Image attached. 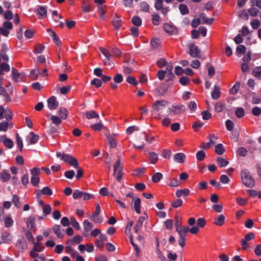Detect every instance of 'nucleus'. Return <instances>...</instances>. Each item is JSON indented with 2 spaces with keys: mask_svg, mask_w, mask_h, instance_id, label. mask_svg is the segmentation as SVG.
Masks as SVG:
<instances>
[{
  "mask_svg": "<svg viewBox=\"0 0 261 261\" xmlns=\"http://www.w3.org/2000/svg\"><path fill=\"white\" fill-rule=\"evenodd\" d=\"M186 158V155L183 153H178L174 155V160L177 163H184Z\"/></svg>",
  "mask_w": 261,
  "mask_h": 261,
  "instance_id": "nucleus-21",
  "label": "nucleus"
},
{
  "mask_svg": "<svg viewBox=\"0 0 261 261\" xmlns=\"http://www.w3.org/2000/svg\"><path fill=\"white\" fill-rule=\"evenodd\" d=\"M113 24L116 29H118L122 25V21L119 16L116 15L113 18Z\"/></svg>",
  "mask_w": 261,
  "mask_h": 261,
  "instance_id": "nucleus-23",
  "label": "nucleus"
},
{
  "mask_svg": "<svg viewBox=\"0 0 261 261\" xmlns=\"http://www.w3.org/2000/svg\"><path fill=\"white\" fill-rule=\"evenodd\" d=\"M163 177V175L160 172L155 173L152 177V180L154 182H159Z\"/></svg>",
  "mask_w": 261,
  "mask_h": 261,
  "instance_id": "nucleus-50",
  "label": "nucleus"
},
{
  "mask_svg": "<svg viewBox=\"0 0 261 261\" xmlns=\"http://www.w3.org/2000/svg\"><path fill=\"white\" fill-rule=\"evenodd\" d=\"M40 74L39 70L38 69H35L31 72L30 76L32 80H36Z\"/></svg>",
  "mask_w": 261,
  "mask_h": 261,
  "instance_id": "nucleus-40",
  "label": "nucleus"
},
{
  "mask_svg": "<svg viewBox=\"0 0 261 261\" xmlns=\"http://www.w3.org/2000/svg\"><path fill=\"white\" fill-rule=\"evenodd\" d=\"M86 117L87 119L99 118V115L94 111H89L85 113Z\"/></svg>",
  "mask_w": 261,
  "mask_h": 261,
  "instance_id": "nucleus-27",
  "label": "nucleus"
},
{
  "mask_svg": "<svg viewBox=\"0 0 261 261\" xmlns=\"http://www.w3.org/2000/svg\"><path fill=\"white\" fill-rule=\"evenodd\" d=\"M91 128L94 130L100 131L104 128V125L100 121L98 123L92 124L91 125Z\"/></svg>",
  "mask_w": 261,
  "mask_h": 261,
  "instance_id": "nucleus-36",
  "label": "nucleus"
},
{
  "mask_svg": "<svg viewBox=\"0 0 261 261\" xmlns=\"http://www.w3.org/2000/svg\"><path fill=\"white\" fill-rule=\"evenodd\" d=\"M134 202V206L136 212L137 214H140V208H141V199L139 197H136L133 200Z\"/></svg>",
  "mask_w": 261,
  "mask_h": 261,
  "instance_id": "nucleus-18",
  "label": "nucleus"
},
{
  "mask_svg": "<svg viewBox=\"0 0 261 261\" xmlns=\"http://www.w3.org/2000/svg\"><path fill=\"white\" fill-rule=\"evenodd\" d=\"M53 230L58 238H62L64 236V229H62L60 225H55L53 228Z\"/></svg>",
  "mask_w": 261,
  "mask_h": 261,
  "instance_id": "nucleus-13",
  "label": "nucleus"
},
{
  "mask_svg": "<svg viewBox=\"0 0 261 261\" xmlns=\"http://www.w3.org/2000/svg\"><path fill=\"white\" fill-rule=\"evenodd\" d=\"M107 239L108 237L106 235L103 234L100 235L95 242L96 246L100 250H102L104 246L103 242L107 241Z\"/></svg>",
  "mask_w": 261,
  "mask_h": 261,
  "instance_id": "nucleus-7",
  "label": "nucleus"
},
{
  "mask_svg": "<svg viewBox=\"0 0 261 261\" xmlns=\"http://www.w3.org/2000/svg\"><path fill=\"white\" fill-rule=\"evenodd\" d=\"M205 156V153L202 150L198 151L196 153V159L198 161H202Z\"/></svg>",
  "mask_w": 261,
  "mask_h": 261,
  "instance_id": "nucleus-62",
  "label": "nucleus"
},
{
  "mask_svg": "<svg viewBox=\"0 0 261 261\" xmlns=\"http://www.w3.org/2000/svg\"><path fill=\"white\" fill-rule=\"evenodd\" d=\"M12 203L17 208H19L21 206V203L19 201V198L16 195H13Z\"/></svg>",
  "mask_w": 261,
  "mask_h": 261,
  "instance_id": "nucleus-43",
  "label": "nucleus"
},
{
  "mask_svg": "<svg viewBox=\"0 0 261 261\" xmlns=\"http://www.w3.org/2000/svg\"><path fill=\"white\" fill-rule=\"evenodd\" d=\"M152 22L155 25H158L161 21L160 15L156 13H153L152 15Z\"/></svg>",
  "mask_w": 261,
  "mask_h": 261,
  "instance_id": "nucleus-28",
  "label": "nucleus"
},
{
  "mask_svg": "<svg viewBox=\"0 0 261 261\" xmlns=\"http://www.w3.org/2000/svg\"><path fill=\"white\" fill-rule=\"evenodd\" d=\"M27 227L29 230H36L35 217L34 216H30L27 221Z\"/></svg>",
  "mask_w": 261,
  "mask_h": 261,
  "instance_id": "nucleus-8",
  "label": "nucleus"
},
{
  "mask_svg": "<svg viewBox=\"0 0 261 261\" xmlns=\"http://www.w3.org/2000/svg\"><path fill=\"white\" fill-rule=\"evenodd\" d=\"M34 246L33 249L30 252V255L32 258H36L39 257L37 252H40L43 251L44 247L42 243L39 242L33 243Z\"/></svg>",
  "mask_w": 261,
  "mask_h": 261,
  "instance_id": "nucleus-4",
  "label": "nucleus"
},
{
  "mask_svg": "<svg viewBox=\"0 0 261 261\" xmlns=\"http://www.w3.org/2000/svg\"><path fill=\"white\" fill-rule=\"evenodd\" d=\"M167 103V102L166 100H156L153 103L152 108L156 111H160L165 107Z\"/></svg>",
  "mask_w": 261,
  "mask_h": 261,
  "instance_id": "nucleus-9",
  "label": "nucleus"
},
{
  "mask_svg": "<svg viewBox=\"0 0 261 261\" xmlns=\"http://www.w3.org/2000/svg\"><path fill=\"white\" fill-rule=\"evenodd\" d=\"M11 178V175L6 171H3L0 173V180L3 182L8 181Z\"/></svg>",
  "mask_w": 261,
  "mask_h": 261,
  "instance_id": "nucleus-24",
  "label": "nucleus"
},
{
  "mask_svg": "<svg viewBox=\"0 0 261 261\" xmlns=\"http://www.w3.org/2000/svg\"><path fill=\"white\" fill-rule=\"evenodd\" d=\"M156 253L158 257L161 261H167L166 257L164 256L162 252L160 250L159 248H156Z\"/></svg>",
  "mask_w": 261,
  "mask_h": 261,
  "instance_id": "nucleus-54",
  "label": "nucleus"
},
{
  "mask_svg": "<svg viewBox=\"0 0 261 261\" xmlns=\"http://www.w3.org/2000/svg\"><path fill=\"white\" fill-rule=\"evenodd\" d=\"M225 219V216L222 214H220L215 218L214 223L216 226H221L224 224Z\"/></svg>",
  "mask_w": 261,
  "mask_h": 261,
  "instance_id": "nucleus-14",
  "label": "nucleus"
},
{
  "mask_svg": "<svg viewBox=\"0 0 261 261\" xmlns=\"http://www.w3.org/2000/svg\"><path fill=\"white\" fill-rule=\"evenodd\" d=\"M252 74L256 78L261 80V66L254 68L252 71Z\"/></svg>",
  "mask_w": 261,
  "mask_h": 261,
  "instance_id": "nucleus-31",
  "label": "nucleus"
},
{
  "mask_svg": "<svg viewBox=\"0 0 261 261\" xmlns=\"http://www.w3.org/2000/svg\"><path fill=\"white\" fill-rule=\"evenodd\" d=\"M123 169V163L121 162L120 156L118 157L116 162L114 165V175H116V179L120 181L121 179L122 173V170Z\"/></svg>",
  "mask_w": 261,
  "mask_h": 261,
  "instance_id": "nucleus-3",
  "label": "nucleus"
},
{
  "mask_svg": "<svg viewBox=\"0 0 261 261\" xmlns=\"http://www.w3.org/2000/svg\"><path fill=\"white\" fill-rule=\"evenodd\" d=\"M189 53L191 57L196 58L198 57L200 53V50L198 47L193 44H191L189 46Z\"/></svg>",
  "mask_w": 261,
  "mask_h": 261,
  "instance_id": "nucleus-10",
  "label": "nucleus"
},
{
  "mask_svg": "<svg viewBox=\"0 0 261 261\" xmlns=\"http://www.w3.org/2000/svg\"><path fill=\"white\" fill-rule=\"evenodd\" d=\"M30 230H31L29 229L28 230H25V236L29 242L33 243L34 242V239L32 233L30 232Z\"/></svg>",
  "mask_w": 261,
  "mask_h": 261,
  "instance_id": "nucleus-47",
  "label": "nucleus"
},
{
  "mask_svg": "<svg viewBox=\"0 0 261 261\" xmlns=\"http://www.w3.org/2000/svg\"><path fill=\"white\" fill-rule=\"evenodd\" d=\"M45 46L40 43H38L34 46V51L36 54H41L44 49Z\"/></svg>",
  "mask_w": 261,
  "mask_h": 261,
  "instance_id": "nucleus-38",
  "label": "nucleus"
},
{
  "mask_svg": "<svg viewBox=\"0 0 261 261\" xmlns=\"http://www.w3.org/2000/svg\"><path fill=\"white\" fill-rule=\"evenodd\" d=\"M220 95V88L218 86L215 85L214 88V91L212 93V97L214 99L219 98Z\"/></svg>",
  "mask_w": 261,
  "mask_h": 261,
  "instance_id": "nucleus-25",
  "label": "nucleus"
},
{
  "mask_svg": "<svg viewBox=\"0 0 261 261\" xmlns=\"http://www.w3.org/2000/svg\"><path fill=\"white\" fill-rule=\"evenodd\" d=\"M182 204V201L181 199H177L176 200L173 201L171 203V206L174 208H177L178 207H180Z\"/></svg>",
  "mask_w": 261,
  "mask_h": 261,
  "instance_id": "nucleus-64",
  "label": "nucleus"
},
{
  "mask_svg": "<svg viewBox=\"0 0 261 261\" xmlns=\"http://www.w3.org/2000/svg\"><path fill=\"white\" fill-rule=\"evenodd\" d=\"M225 151V149L222 144H218L215 147V152L218 154H222Z\"/></svg>",
  "mask_w": 261,
  "mask_h": 261,
  "instance_id": "nucleus-41",
  "label": "nucleus"
},
{
  "mask_svg": "<svg viewBox=\"0 0 261 261\" xmlns=\"http://www.w3.org/2000/svg\"><path fill=\"white\" fill-rule=\"evenodd\" d=\"M107 137L108 140L110 147L115 148L117 144L116 140L113 137L110 136H107Z\"/></svg>",
  "mask_w": 261,
  "mask_h": 261,
  "instance_id": "nucleus-45",
  "label": "nucleus"
},
{
  "mask_svg": "<svg viewBox=\"0 0 261 261\" xmlns=\"http://www.w3.org/2000/svg\"><path fill=\"white\" fill-rule=\"evenodd\" d=\"M134 224V222L133 221H131L130 222H129L126 227H125V233L126 235H132L131 234V229H132V227L133 226Z\"/></svg>",
  "mask_w": 261,
  "mask_h": 261,
  "instance_id": "nucleus-48",
  "label": "nucleus"
},
{
  "mask_svg": "<svg viewBox=\"0 0 261 261\" xmlns=\"http://www.w3.org/2000/svg\"><path fill=\"white\" fill-rule=\"evenodd\" d=\"M100 51L103 55V56L106 57V59H107L109 61V59H110L111 57L112 56V54L110 52V51L105 48H103V47L100 48Z\"/></svg>",
  "mask_w": 261,
  "mask_h": 261,
  "instance_id": "nucleus-39",
  "label": "nucleus"
},
{
  "mask_svg": "<svg viewBox=\"0 0 261 261\" xmlns=\"http://www.w3.org/2000/svg\"><path fill=\"white\" fill-rule=\"evenodd\" d=\"M235 114L238 118H242L245 115L244 110L242 108H238L237 109Z\"/></svg>",
  "mask_w": 261,
  "mask_h": 261,
  "instance_id": "nucleus-55",
  "label": "nucleus"
},
{
  "mask_svg": "<svg viewBox=\"0 0 261 261\" xmlns=\"http://www.w3.org/2000/svg\"><path fill=\"white\" fill-rule=\"evenodd\" d=\"M71 224L72 226L76 230H80L81 227L79 223L76 221L74 218L71 217L70 218Z\"/></svg>",
  "mask_w": 261,
  "mask_h": 261,
  "instance_id": "nucleus-60",
  "label": "nucleus"
},
{
  "mask_svg": "<svg viewBox=\"0 0 261 261\" xmlns=\"http://www.w3.org/2000/svg\"><path fill=\"white\" fill-rule=\"evenodd\" d=\"M224 106H225L223 103L218 102L215 104V110L217 112H221L223 110Z\"/></svg>",
  "mask_w": 261,
  "mask_h": 261,
  "instance_id": "nucleus-51",
  "label": "nucleus"
},
{
  "mask_svg": "<svg viewBox=\"0 0 261 261\" xmlns=\"http://www.w3.org/2000/svg\"><path fill=\"white\" fill-rule=\"evenodd\" d=\"M185 107L184 106H179L172 107L169 109V113L170 114L176 115L177 114H179L181 112L184 111Z\"/></svg>",
  "mask_w": 261,
  "mask_h": 261,
  "instance_id": "nucleus-11",
  "label": "nucleus"
},
{
  "mask_svg": "<svg viewBox=\"0 0 261 261\" xmlns=\"http://www.w3.org/2000/svg\"><path fill=\"white\" fill-rule=\"evenodd\" d=\"M30 143L31 144L36 143L39 139V136L35 134L34 132H31L30 133Z\"/></svg>",
  "mask_w": 261,
  "mask_h": 261,
  "instance_id": "nucleus-37",
  "label": "nucleus"
},
{
  "mask_svg": "<svg viewBox=\"0 0 261 261\" xmlns=\"http://www.w3.org/2000/svg\"><path fill=\"white\" fill-rule=\"evenodd\" d=\"M36 13L39 15V18L45 16L47 14L46 8L43 6H38L36 10Z\"/></svg>",
  "mask_w": 261,
  "mask_h": 261,
  "instance_id": "nucleus-17",
  "label": "nucleus"
},
{
  "mask_svg": "<svg viewBox=\"0 0 261 261\" xmlns=\"http://www.w3.org/2000/svg\"><path fill=\"white\" fill-rule=\"evenodd\" d=\"M36 192L38 196L40 195L41 194L50 196L53 194L52 191L48 187H45L42 189V190H37L36 191Z\"/></svg>",
  "mask_w": 261,
  "mask_h": 261,
  "instance_id": "nucleus-20",
  "label": "nucleus"
},
{
  "mask_svg": "<svg viewBox=\"0 0 261 261\" xmlns=\"http://www.w3.org/2000/svg\"><path fill=\"white\" fill-rule=\"evenodd\" d=\"M218 139V137L215 136L214 134H210L208 136V140L209 141L207 142L206 143H202L201 147H202L204 149H207L209 148H210L211 146H213L215 143L216 141Z\"/></svg>",
  "mask_w": 261,
  "mask_h": 261,
  "instance_id": "nucleus-5",
  "label": "nucleus"
},
{
  "mask_svg": "<svg viewBox=\"0 0 261 261\" xmlns=\"http://www.w3.org/2000/svg\"><path fill=\"white\" fill-rule=\"evenodd\" d=\"M3 142L4 145L8 148H12L13 146V142L10 139L6 138Z\"/></svg>",
  "mask_w": 261,
  "mask_h": 261,
  "instance_id": "nucleus-46",
  "label": "nucleus"
},
{
  "mask_svg": "<svg viewBox=\"0 0 261 261\" xmlns=\"http://www.w3.org/2000/svg\"><path fill=\"white\" fill-rule=\"evenodd\" d=\"M179 9L182 15H186L189 13L188 8L185 4H180L179 5Z\"/></svg>",
  "mask_w": 261,
  "mask_h": 261,
  "instance_id": "nucleus-42",
  "label": "nucleus"
},
{
  "mask_svg": "<svg viewBox=\"0 0 261 261\" xmlns=\"http://www.w3.org/2000/svg\"><path fill=\"white\" fill-rule=\"evenodd\" d=\"M16 143L18 145L19 149L22 151L23 148V142L21 137L19 136L18 134L16 135Z\"/></svg>",
  "mask_w": 261,
  "mask_h": 261,
  "instance_id": "nucleus-44",
  "label": "nucleus"
},
{
  "mask_svg": "<svg viewBox=\"0 0 261 261\" xmlns=\"http://www.w3.org/2000/svg\"><path fill=\"white\" fill-rule=\"evenodd\" d=\"M164 30L170 35L176 34L177 30L176 28L173 25L169 24V23H165L164 25Z\"/></svg>",
  "mask_w": 261,
  "mask_h": 261,
  "instance_id": "nucleus-12",
  "label": "nucleus"
},
{
  "mask_svg": "<svg viewBox=\"0 0 261 261\" xmlns=\"http://www.w3.org/2000/svg\"><path fill=\"white\" fill-rule=\"evenodd\" d=\"M168 63L164 58H161L156 62V65L159 68H163Z\"/></svg>",
  "mask_w": 261,
  "mask_h": 261,
  "instance_id": "nucleus-58",
  "label": "nucleus"
},
{
  "mask_svg": "<svg viewBox=\"0 0 261 261\" xmlns=\"http://www.w3.org/2000/svg\"><path fill=\"white\" fill-rule=\"evenodd\" d=\"M3 219L4 220L5 226L6 227L9 228L13 225L14 221L10 216H6Z\"/></svg>",
  "mask_w": 261,
  "mask_h": 261,
  "instance_id": "nucleus-30",
  "label": "nucleus"
},
{
  "mask_svg": "<svg viewBox=\"0 0 261 261\" xmlns=\"http://www.w3.org/2000/svg\"><path fill=\"white\" fill-rule=\"evenodd\" d=\"M206 225V220L203 218H198L197 220V225L200 227H204Z\"/></svg>",
  "mask_w": 261,
  "mask_h": 261,
  "instance_id": "nucleus-63",
  "label": "nucleus"
},
{
  "mask_svg": "<svg viewBox=\"0 0 261 261\" xmlns=\"http://www.w3.org/2000/svg\"><path fill=\"white\" fill-rule=\"evenodd\" d=\"M84 193V192L76 190L73 193V198L75 199L81 198L83 196Z\"/></svg>",
  "mask_w": 261,
  "mask_h": 261,
  "instance_id": "nucleus-53",
  "label": "nucleus"
},
{
  "mask_svg": "<svg viewBox=\"0 0 261 261\" xmlns=\"http://www.w3.org/2000/svg\"><path fill=\"white\" fill-rule=\"evenodd\" d=\"M250 24L253 29L256 30L259 27L260 22L258 19H253L251 21Z\"/></svg>",
  "mask_w": 261,
  "mask_h": 261,
  "instance_id": "nucleus-57",
  "label": "nucleus"
},
{
  "mask_svg": "<svg viewBox=\"0 0 261 261\" xmlns=\"http://www.w3.org/2000/svg\"><path fill=\"white\" fill-rule=\"evenodd\" d=\"M65 252L69 254L72 257L75 258L78 253L74 250L70 246H67L65 247Z\"/></svg>",
  "mask_w": 261,
  "mask_h": 261,
  "instance_id": "nucleus-29",
  "label": "nucleus"
},
{
  "mask_svg": "<svg viewBox=\"0 0 261 261\" xmlns=\"http://www.w3.org/2000/svg\"><path fill=\"white\" fill-rule=\"evenodd\" d=\"M59 114L61 118L66 119L68 116V111L64 108H60L59 110Z\"/></svg>",
  "mask_w": 261,
  "mask_h": 261,
  "instance_id": "nucleus-35",
  "label": "nucleus"
},
{
  "mask_svg": "<svg viewBox=\"0 0 261 261\" xmlns=\"http://www.w3.org/2000/svg\"><path fill=\"white\" fill-rule=\"evenodd\" d=\"M190 80L187 76H182L179 79V82L183 86L187 85L190 83Z\"/></svg>",
  "mask_w": 261,
  "mask_h": 261,
  "instance_id": "nucleus-61",
  "label": "nucleus"
},
{
  "mask_svg": "<svg viewBox=\"0 0 261 261\" xmlns=\"http://www.w3.org/2000/svg\"><path fill=\"white\" fill-rule=\"evenodd\" d=\"M148 158L151 164H155L158 160V156L154 152H150L149 153Z\"/></svg>",
  "mask_w": 261,
  "mask_h": 261,
  "instance_id": "nucleus-33",
  "label": "nucleus"
},
{
  "mask_svg": "<svg viewBox=\"0 0 261 261\" xmlns=\"http://www.w3.org/2000/svg\"><path fill=\"white\" fill-rule=\"evenodd\" d=\"M223 205L220 204H214L212 206L213 210L218 213H220L223 211Z\"/></svg>",
  "mask_w": 261,
  "mask_h": 261,
  "instance_id": "nucleus-56",
  "label": "nucleus"
},
{
  "mask_svg": "<svg viewBox=\"0 0 261 261\" xmlns=\"http://www.w3.org/2000/svg\"><path fill=\"white\" fill-rule=\"evenodd\" d=\"M199 17L200 19L201 23H202L211 24L214 21V19L213 18H207L205 14L204 13L201 14L199 15Z\"/></svg>",
  "mask_w": 261,
  "mask_h": 261,
  "instance_id": "nucleus-16",
  "label": "nucleus"
},
{
  "mask_svg": "<svg viewBox=\"0 0 261 261\" xmlns=\"http://www.w3.org/2000/svg\"><path fill=\"white\" fill-rule=\"evenodd\" d=\"M217 163L220 167H224L229 164V161L222 157H218L217 159Z\"/></svg>",
  "mask_w": 261,
  "mask_h": 261,
  "instance_id": "nucleus-26",
  "label": "nucleus"
},
{
  "mask_svg": "<svg viewBox=\"0 0 261 261\" xmlns=\"http://www.w3.org/2000/svg\"><path fill=\"white\" fill-rule=\"evenodd\" d=\"M53 123L56 125H59L62 123V120L61 117H59L57 116L54 115L52 116L50 118Z\"/></svg>",
  "mask_w": 261,
  "mask_h": 261,
  "instance_id": "nucleus-52",
  "label": "nucleus"
},
{
  "mask_svg": "<svg viewBox=\"0 0 261 261\" xmlns=\"http://www.w3.org/2000/svg\"><path fill=\"white\" fill-rule=\"evenodd\" d=\"M132 22L134 25L140 27L142 24V20L140 17L134 16L132 18Z\"/></svg>",
  "mask_w": 261,
  "mask_h": 261,
  "instance_id": "nucleus-32",
  "label": "nucleus"
},
{
  "mask_svg": "<svg viewBox=\"0 0 261 261\" xmlns=\"http://www.w3.org/2000/svg\"><path fill=\"white\" fill-rule=\"evenodd\" d=\"M1 238L5 243H9L10 242H11L10 234L8 232L3 233Z\"/></svg>",
  "mask_w": 261,
  "mask_h": 261,
  "instance_id": "nucleus-49",
  "label": "nucleus"
},
{
  "mask_svg": "<svg viewBox=\"0 0 261 261\" xmlns=\"http://www.w3.org/2000/svg\"><path fill=\"white\" fill-rule=\"evenodd\" d=\"M243 183L246 187L251 188L254 186V181L250 172L246 169L243 170L241 173Z\"/></svg>",
  "mask_w": 261,
  "mask_h": 261,
  "instance_id": "nucleus-2",
  "label": "nucleus"
},
{
  "mask_svg": "<svg viewBox=\"0 0 261 261\" xmlns=\"http://www.w3.org/2000/svg\"><path fill=\"white\" fill-rule=\"evenodd\" d=\"M179 235V238H186L187 233L189 232V227L188 226H184L180 228H177L176 230Z\"/></svg>",
  "mask_w": 261,
  "mask_h": 261,
  "instance_id": "nucleus-15",
  "label": "nucleus"
},
{
  "mask_svg": "<svg viewBox=\"0 0 261 261\" xmlns=\"http://www.w3.org/2000/svg\"><path fill=\"white\" fill-rule=\"evenodd\" d=\"M145 220V217H140L139 218L137 223H136V225L134 227V231L136 233H138L139 230L142 227L143 223L144 222Z\"/></svg>",
  "mask_w": 261,
  "mask_h": 261,
  "instance_id": "nucleus-19",
  "label": "nucleus"
},
{
  "mask_svg": "<svg viewBox=\"0 0 261 261\" xmlns=\"http://www.w3.org/2000/svg\"><path fill=\"white\" fill-rule=\"evenodd\" d=\"M83 225L84 227V230L86 232H89L90 231L93 227L92 224L87 220H85L84 221Z\"/></svg>",
  "mask_w": 261,
  "mask_h": 261,
  "instance_id": "nucleus-34",
  "label": "nucleus"
},
{
  "mask_svg": "<svg viewBox=\"0 0 261 261\" xmlns=\"http://www.w3.org/2000/svg\"><path fill=\"white\" fill-rule=\"evenodd\" d=\"M59 106V102L55 96H53L47 100V106L50 110H56Z\"/></svg>",
  "mask_w": 261,
  "mask_h": 261,
  "instance_id": "nucleus-6",
  "label": "nucleus"
},
{
  "mask_svg": "<svg viewBox=\"0 0 261 261\" xmlns=\"http://www.w3.org/2000/svg\"><path fill=\"white\" fill-rule=\"evenodd\" d=\"M190 190L188 189H184L182 190H177L175 193V195L179 198L182 196H188L190 194Z\"/></svg>",
  "mask_w": 261,
  "mask_h": 261,
  "instance_id": "nucleus-22",
  "label": "nucleus"
},
{
  "mask_svg": "<svg viewBox=\"0 0 261 261\" xmlns=\"http://www.w3.org/2000/svg\"><path fill=\"white\" fill-rule=\"evenodd\" d=\"M56 155L58 158H60L61 160L68 163L70 166L77 169V174L76 176V177L77 179H80L83 176V170L79 166V163L76 159L64 152H58L56 153Z\"/></svg>",
  "mask_w": 261,
  "mask_h": 261,
  "instance_id": "nucleus-1",
  "label": "nucleus"
},
{
  "mask_svg": "<svg viewBox=\"0 0 261 261\" xmlns=\"http://www.w3.org/2000/svg\"><path fill=\"white\" fill-rule=\"evenodd\" d=\"M141 9L142 11L148 12L149 10V6L146 2H143L140 4Z\"/></svg>",
  "mask_w": 261,
  "mask_h": 261,
  "instance_id": "nucleus-59",
  "label": "nucleus"
}]
</instances>
